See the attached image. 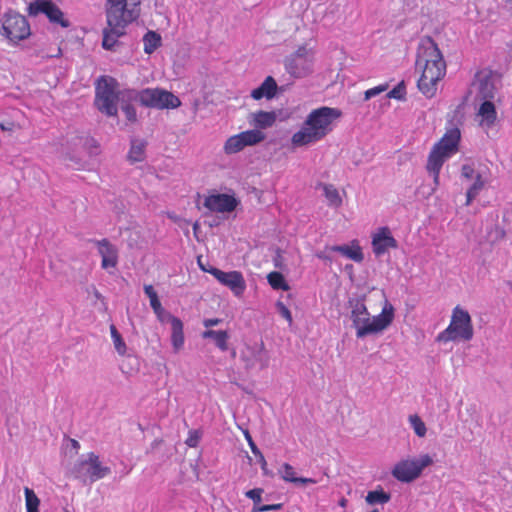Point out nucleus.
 Listing matches in <instances>:
<instances>
[{
    "instance_id": "obj_1",
    "label": "nucleus",
    "mask_w": 512,
    "mask_h": 512,
    "mask_svg": "<svg viewBox=\"0 0 512 512\" xmlns=\"http://www.w3.org/2000/svg\"><path fill=\"white\" fill-rule=\"evenodd\" d=\"M416 67L422 71L417 82L418 89L427 98L434 97L438 82L446 74V63L437 43L429 36L419 43Z\"/></svg>"
},
{
    "instance_id": "obj_2",
    "label": "nucleus",
    "mask_w": 512,
    "mask_h": 512,
    "mask_svg": "<svg viewBox=\"0 0 512 512\" xmlns=\"http://www.w3.org/2000/svg\"><path fill=\"white\" fill-rule=\"evenodd\" d=\"M141 0H107L105 5L107 26L103 30L102 47L112 50L118 39L125 34L126 27L134 22L141 12Z\"/></svg>"
},
{
    "instance_id": "obj_3",
    "label": "nucleus",
    "mask_w": 512,
    "mask_h": 512,
    "mask_svg": "<svg viewBox=\"0 0 512 512\" xmlns=\"http://www.w3.org/2000/svg\"><path fill=\"white\" fill-rule=\"evenodd\" d=\"M377 298L381 306V312L373 317L370 316L366 305L362 301L356 300L352 303L350 318L357 338L379 334L392 324L395 317L393 305L388 301L383 291L378 293Z\"/></svg>"
},
{
    "instance_id": "obj_4",
    "label": "nucleus",
    "mask_w": 512,
    "mask_h": 512,
    "mask_svg": "<svg viewBox=\"0 0 512 512\" xmlns=\"http://www.w3.org/2000/svg\"><path fill=\"white\" fill-rule=\"evenodd\" d=\"M341 116L342 112L338 108L322 106L313 109L307 115L301 128L292 135V145L302 147L323 140L333 131L335 122Z\"/></svg>"
},
{
    "instance_id": "obj_5",
    "label": "nucleus",
    "mask_w": 512,
    "mask_h": 512,
    "mask_svg": "<svg viewBox=\"0 0 512 512\" xmlns=\"http://www.w3.org/2000/svg\"><path fill=\"white\" fill-rule=\"evenodd\" d=\"M460 140V129L452 127L432 146L427 157L426 171L433 177L435 186H439L443 164L459 151Z\"/></svg>"
},
{
    "instance_id": "obj_6",
    "label": "nucleus",
    "mask_w": 512,
    "mask_h": 512,
    "mask_svg": "<svg viewBox=\"0 0 512 512\" xmlns=\"http://www.w3.org/2000/svg\"><path fill=\"white\" fill-rule=\"evenodd\" d=\"M121 95L123 101H137L146 108L157 110L177 109L182 104L178 96L160 87L141 90L123 89Z\"/></svg>"
},
{
    "instance_id": "obj_7",
    "label": "nucleus",
    "mask_w": 512,
    "mask_h": 512,
    "mask_svg": "<svg viewBox=\"0 0 512 512\" xmlns=\"http://www.w3.org/2000/svg\"><path fill=\"white\" fill-rule=\"evenodd\" d=\"M474 336V329L469 312L460 306L452 310L451 320L446 329L437 335L438 342L448 343L457 341H470Z\"/></svg>"
},
{
    "instance_id": "obj_8",
    "label": "nucleus",
    "mask_w": 512,
    "mask_h": 512,
    "mask_svg": "<svg viewBox=\"0 0 512 512\" xmlns=\"http://www.w3.org/2000/svg\"><path fill=\"white\" fill-rule=\"evenodd\" d=\"M118 82L111 76H100L95 84V100L96 108L107 116H117L118 100L123 101L121 93L118 91Z\"/></svg>"
},
{
    "instance_id": "obj_9",
    "label": "nucleus",
    "mask_w": 512,
    "mask_h": 512,
    "mask_svg": "<svg viewBox=\"0 0 512 512\" xmlns=\"http://www.w3.org/2000/svg\"><path fill=\"white\" fill-rule=\"evenodd\" d=\"M0 35L10 44L17 45L31 35L30 24L25 16L10 9L0 19Z\"/></svg>"
},
{
    "instance_id": "obj_10",
    "label": "nucleus",
    "mask_w": 512,
    "mask_h": 512,
    "mask_svg": "<svg viewBox=\"0 0 512 512\" xmlns=\"http://www.w3.org/2000/svg\"><path fill=\"white\" fill-rule=\"evenodd\" d=\"M71 473L76 479L93 483L108 476L111 473V468L102 465L97 454L89 452L85 458L79 459L74 464Z\"/></svg>"
},
{
    "instance_id": "obj_11",
    "label": "nucleus",
    "mask_w": 512,
    "mask_h": 512,
    "mask_svg": "<svg viewBox=\"0 0 512 512\" xmlns=\"http://www.w3.org/2000/svg\"><path fill=\"white\" fill-rule=\"evenodd\" d=\"M240 360L247 371H261L268 368L270 356L263 340L254 343L245 342L240 350Z\"/></svg>"
},
{
    "instance_id": "obj_12",
    "label": "nucleus",
    "mask_w": 512,
    "mask_h": 512,
    "mask_svg": "<svg viewBox=\"0 0 512 512\" xmlns=\"http://www.w3.org/2000/svg\"><path fill=\"white\" fill-rule=\"evenodd\" d=\"M433 459L428 454L421 455L419 459H404L395 464L392 475L401 482L409 483L417 479L424 468L430 466Z\"/></svg>"
},
{
    "instance_id": "obj_13",
    "label": "nucleus",
    "mask_w": 512,
    "mask_h": 512,
    "mask_svg": "<svg viewBox=\"0 0 512 512\" xmlns=\"http://www.w3.org/2000/svg\"><path fill=\"white\" fill-rule=\"evenodd\" d=\"M198 264L202 271L211 274L221 285L227 287L234 296L240 297L246 290V281L240 271H222L216 267H205L201 263V258L198 257Z\"/></svg>"
},
{
    "instance_id": "obj_14",
    "label": "nucleus",
    "mask_w": 512,
    "mask_h": 512,
    "mask_svg": "<svg viewBox=\"0 0 512 512\" xmlns=\"http://www.w3.org/2000/svg\"><path fill=\"white\" fill-rule=\"evenodd\" d=\"M313 52L306 45L298 49L285 59L286 71L294 77H304L312 71Z\"/></svg>"
},
{
    "instance_id": "obj_15",
    "label": "nucleus",
    "mask_w": 512,
    "mask_h": 512,
    "mask_svg": "<svg viewBox=\"0 0 512 512\" xmlns=\"http://www.w3.org/2000/svg\"><path fill=\"white\" fill-rule=\"evenodd\" d=\"M28 13L31 16L44 14L54 26L68 28L70 21L65 17L63 11L50 0H36L29 4Z\"/></svg>"
},
{
    "instance_id": "obj_16",
    "label": "nucleus",
    "mask_w": 512,
    "mask_h": 512,
    "mask_svg": "<svg viewBox=\"0 0 512 512\" xmlns=\"http://www.w3.org/2000/svg\"><path fill=\"white\" fill-rule=\"evenodd\" d=\"M496 80V75L492 70L478 71L472 83L477 89V96L482 100H493L496 94Z\"/></svg>"
},
{
    "instance_id": "obj_17",
    "label": "nucleus",
    "mask_w": 512,
    "mask_h": 512,
    "mask_svg": "<svg viewBox=\"0 0 512 512\" xmlns=\"http://www.w3.org/2000/svg\"><path fill=\"white\" fill-rule=\"evenodd\" d=\"M92 242L97 246L98 253L101 257V268L106 271L116 269L119 263L118 248L106 238L92 240Z\"/></svg>"
},
{
    "instance_id": "obj_18",
    "label": "nucleus",
    "mask_w": 512,
    "mask_h": 512,
    "mask_svg": "<svg viewBox=\"0 0 512 512\" xmlns=\"http://www.w3.org/2000/svg\"><path fill=\"white\" fill-rule=\"evenodd\" d=\"M238 205L237 199L233 195L213 193L204 200V207L212 212H232Z\"/></svg>"
},
{
    "instance_id": "obj_19",
    "label": "nucleus",
    "mask_w": 512,
    "mask_h": 512,
    "mask_svg": "<svg viewBox=\"0 0 512 512\" xmlns=\"http://www.w3.org/2000/svg\"><path fill=\"white\" fill-rule=\"evenodd\" d=\"M397 247L398 242L388 227L379 228L372 236V249L376 256L383 255L389 249H396Z\"/></svg>"
},
{
    "instance_id": "obj_20",
    "label": "nucleus",
    "mask_w": 512,
    "mask_h": 512,
    "mask_svg": "<svg viewBox=\"0 0 512 512\" xmlns=\"http://www.w3.org/2000/svg\"><path fill=\"white\" fill-rule=\"evenodd\" d=\"M477 116L480 118V126L489 129L495 125L497 121V111L492 100H483L478 109Z\"/></svg>"
},
{
    "instance_id": "obj_21",
    "label": "nucleus",
    "mask_w": 512,
    "mask_h": 512,
    "mask_svg": "<svg viewBox=\"0 0 512 512\" xmlns=\"http://www.w3.org/2000/svg\"><path fill=\"white\" fill-rule=\"evenodd\" d=\"M333 252H338L344 257L360 263L364 259L362 248L357 240L351 241L349 245H335L330 248Z\"/></svg>"
},
{
    "instance_id": "obj_22",
    "label": "nucleus",
    "mask_w": 512,
    "mask_h": 512,
    "mask_svg": "<svg viewBox=\"0 0 512 512\" xmlns=\"http://www.w3.org/2000/svg\"><path fill=\"white\" fill-rule=\"evenodd\" d=\"M277 88L275 79L272 76H267L258 88L251 91V97L254 100L272 99L277 93Z\"/></svg>"
},
{
    "instance_id": "obj_23",
    "label": "nucleus",
    "mask_w": 512,
    "mask_h": 512,
    "mask_svg": "<svg viewBox=\"0 0 512 512\" xmlns=\"http://www.w3.org/2000/svg\"><path fill=\"white\" fill-rule=\"evenodd\" d=\"M277 119L275 111H257L251 114L250 124L256 129H266L272 127Z\"/></svg>"
},
{
    "instance_id": "obj_24",
    "label": "nucleus",
    "mask_w": 512,
    "mask_h": 512,
    "mask_svg": "<svg viewBox=\"0 0 512 512\" xmlns=\"http://www.w3.org/2000/svg\"><path fill=\"white\" fill-rule=\"evenodd\" d=\"M202 337L204 339H213L215 342V345L221 350V351H227L228 350V339L229 334L225 330H219L215 331L212 329H207L202 333Z\"/></svg>"
},
{
    "instance_id": "obj_25",
    "label": "nucleus",
    "mask_w": 512,
    "mask_h": 512,
    "mask_svg": "<svg viewBox=\"0 0 512 512\" xmlns=\"http://www.w3.org/2000/svg\"><path fill=\"white\" fill-rule=\"evenodd\" d=\"M318 187L322 188L329 206L338 208L342 205V197L338 189L333 184L319 183Z\"/></svg>"
},
{
    "instance_id": "obj_26",
    "label": "nucleus",
    "mask_w": 512,
    "mask_h": 512,
    "mask_svg": "<svg viewBox=\"0 0 512 512\" xmlns=\"http://www.w3.org/2000/svg\"><path fill=\"white\" fill-rule=\"evenodd\" d=\"M237 135L241 140V143L244 146V148L247 146H254L256 144H259L266 138V135L261 130L258 129L246 130L238 133Z\"/></svg>"
},
{
    "instance_id": "obj_27",
    "label": "nucleus",
    "mask_w": 512,
    "mask_h": 512,
    "mask_svg": "<svg viewBox=\"0 0 512 512\" xmlns=\"http://www.w3.org/2000/svg\"><path fill=\"white\" fill-rule=\"evenodd\" d=\"M237 135L241 140V143L244 146V148L247 146H254L256 144H259L266 138V135L261 130L258 129L246 130L238 133Z\"/></svg>"
},
{
    "instance_id": "obj_28",
    "label": "nucleus",
    "mask_w": 512,
    "mask_h": 512,
    "mask_svg": "<svg viewBox=\"0 0 512 512\" xmlns=\"http://www.w3.org/2000/svg\"><path fill=\"white\" fill-rule=\"evenodd\" d=\"M171 342L175 352L180 351L184 346L183 323L180 319H174L171 325Z\"/></svg>"
},
{
    "instance_id": "obj_29",
    "label": "nucleus",
    "mask_w": 512,
    "mask_h": 512,
    "mask_svg": "<svg viewBox=\"0 0 512 512\" xmlns=\"http://www.w3.org/2000/svg\"><path fill=\"white\" fill-rule=\"evenodd\" d=\"M147 143L144 140L133 139L128 152V160L131 163L142 162L145 159V149Z\"/></svg>"
},
{
    "instance_id": "obj_30",
    "label": "nucleus",
    "mask_w": 512,
    "mask_h": 512,
    "mask_svg": "<svg viewBox=\"0 0 512 512\" xmlns=\"http://www.w3.org/2000/svg\"><path fill=\"white\" fill-rule=\"evenodd\" d=\"M486 185V180L482 177L481 174H476L473 179L472 185L467 189L466 192V206H469L472 201L479 195V193L484 189Z\"/></svg>"
},
{
    "instance_id": "obj_31",
    "label": "nucleus",
    "mask_w": 512,
    "mask_h": 512,
    "mask_svg": "<svg viewBox=\"0 0 512 512\" xmlns=\"http://www.w3.org/2000/svg\"><path fill=\"white\" fill-rule=\"evenodd\" d=\"M144 51L153 53L161 45V36L154 31H148L143 37Z\"/></svg>"
},
{
    "instance_id": "obj_32",
    "label": "nucleus",
    "mask_w": 512,
    "mask_h": 512,
    "mask_svg": "<svg viewBox=\"0 0 512 512\" xmlns=\"http://www.w3.org/2000/svg\"><path fill=\"white\" fill-rule=\"evenodd\" d=\"M365 499L366 502L370 505L386 504L390 501L391 495L380 488L377 490L369 491Z\"/></svg>"
},
{
    "instance_id": "obj_33",
    "label": "nucleus",
    "mask_w": 512,
    "mask_h": 512,
    "mask_svg": "<svg viewBox=\"0 0 512 512\" xmlns=\"http://www.w3.org/2000/svg\"><path fill=\"white\" fill-rule=\"evenodd\" d=\"M245 437L248 441V444L250 446L252 453L258 458V461L261 465V470H262L263 474L266 476L271 475L270 471L268 470L267 462H266L264 455L258 449L257 445L254 443V441L248 431L245 432Z\"/></svg>"
},
{
    "instance_id": "obj_34",
    "label": "nucleus",
    "mask_w": 512,
    "mask_h": 512,
    "mask_svg": "<svg viewBox=\"0 0 512 512\" xmlns=\"http://www.w3.org/2000/svg\"><path fill=\"white\" fill-rule=\"evenodd\" d=\"M267 281L269 285L275 290L287 291L289 289V285L287 284L284 276L280 272H270L267 275Z\"/></svg>"
},
{
    "instance_id": "obj_35",
    "label": "nucleus",
    "mask_w": 512,
    "mask_h": 512,
    "mask_svg": "<svg viewBox=\"0 0 512 512\" xmlns=\"http://www.w3.org/2000/svg\"><path fill=\"white\" fill-rule=\"evenodd\" d=\"M244 149L238 135L230 136L223 146V151L227 155L236 154Z\"/></svg>"
},
{
    "instance_id": "obj_36",
    "label": "nucleus",
    "mask_w": 512,
    "mask_h": 512,
    "mask_svg": "<svg viewBox=\"0 0 512 512\" xmlns=\"http://www.w3.org/2000/svg\"><path fill=\"white\" fill-rule=\"evenodd\" d=\"M26 510L27 512H39L40 500L35 492L28 488H24Z\"/></svg>"
},
{
    "instance_id": "obj_37",
    "label": "nucleus",
    "mask_w": 512,
    "mask_h": 512,
    "mask_svg": "<svg viewBox=\"0 0 512 512\" xmlns=\"http://www.w3.org/2000/svg\"><path fill=\"white\" fill-rule=\"evenodd\" d=\"M409 423L414 431V433L422 438L425 437L427 433V428L421 417L417 414H413L409 416Z\"/></svg>"
},
{
    "instance_id": "obj_38",
    "label": "nucleus",
    "mask_w": 512,
    "mask_h": 512,
    "mask_svg": "<svg viewBox=\"0 0 512 512\" xmlns=\"http://www.w3.org/2000/svg\"><path fill=\"white\" fill-rule=\"evenodd\" d=\"M111 337L113 339V343L115 346V349L120 355H124L126 353V344L123 341L121 335L118 333L116 327L114 325L111 326Z\"/></svg>"
},
{
    "instance_id": "obj_39",
    "label": "nucleus",
    "mask_w": 512,
    "mask_h": 512,
    "mask_svg": "<svg viewBox=\"0 0 512 512\" xmlns=\"http://www.w3.org/2000/svg\"><path fill=\"white\" fill-rule=\"evenodd\" d=\"M131 101L124 100L122 101V111L125 114L126 119L135 123L137 121V112L135 107L130 103Z\"/></svg>"
},
{
    "instance_id": "obj_40",
    "label": "nucleus",
    "mask_w": 512,
    "mask_h": 512,
    "mask_svg": "<svg viewBox=\"0 0 512 512\" xmlns=\"http://www.w3.org/2000/svg\"><path fill=\"white\" fill-rule=\"evenodd\" d=\"M280 473H281L282 479L286 482L294 483L297 478L294 468L288 463L283 464L282 470Z\"/></svg>"
},
{
    "instance_id": "obj_41",
    "label": "nucleus",
    "mask_w": 512,
    "mask_h": 512,
    "mask_svg": "<svg viewBox=\"0 0 512 512\" xmlns=\"http://www.w3.org/2000/svg\"><path fill=\"white\" fill-rule=\"evenodd\" d=\"M405 95H406V88H405L404 82H400L392 90H390L388 92L387 97L402 100L405 98Z\"/></svg>"
},
{
    "instance_id": "obj_42",
    "label": "nucleus",
    "mask_w": 512,
    "mask_h": 512,
    "mask_svg": "<svg viewBox=\"0 0 512 512\" xmlns=\"http://www.w3.org/2000/svg\"><path fill=\"white\" fill-rule=\"evenodd\" d=\"M154 313L157 316V319L161 323L170 322V324L172 325L173 324V320L174 319H178L177 317H175L171 313L165 311L163 307H160V310H155Z\"/></svg>"
},
{
    "instance_id": "obj_43",
    "label": "nucleus",
    "mask_w": 512,
    "mask_h": 512,
    "mask_svg": "<svg viewBox=\"0 0 512 512\" xmlns=\"http://www.w3.org/2000/svg\"><path fill=\"white\" fill-rule=\"evenodd\" d=\"M388 87H389L388 84H381V85H378V86H375L373 88L366 90L365 94H364L365 100H369L372 97L379 95L382 92H385L388 89Z\"/></svg>"
},
{
    "instance_id": "obj_44",
    "label": "nucleus",
    "mask_w": 512,
    "mask_h": 512,
    "mask_svg": "<svg viewBox=\"0 0 512 512\" xmlns=\"http://www.w3.org/2000/svg\"><path fill=\"white\" fill-rule=\"evenodd\" d=\"M479 174L475 171L474 167L470 164H464L461 167V177L465 180H473L475 175Z\"/></svg>"
},
{
    "instance_id": "obj_45",
    "label": "nucleus",
    "mask_w": 512,
    "mask_h": 512,
    "mask_svg": "<svg viewBox=\"0 0 512 512\" xmlns=\"http://www.w3.org/2000/svg\"><path fill=\"white\" fill-rule=\"evenodd\" d=\"M262 493V488H254L247 491L245 495L254 502L255 506H259V503L261 502Z\"/></svg>"
},
{
    "instance_id": "obj_46",
    "label": "nucleus",
    "mask_w": 512,
    "mask_h": 512,
    "mask_svg": "<svg viewBox=\"0 0 512 512\" xmlns=\"http://www.w3.org/2000/svg\"><path fill=\"white\" fill-rule=\"evenodd\" d=\"M282 508V504H265V505H259L254 506L251 512H267V511H276L280 510Z\"/></svg>"
},
{
    "instance_id": "obj_47",
    "label": "nucleus",
    "mask_w": 512,
    "mask_h": 512,
    "mask_svg": "<svg viewBox=\"0 0 512 512\" xmlns=\"http://www.w3.org/2000/svg\"><path fill=\"white\" fill-rule=\"evenodd\" d=\"M277 308H278L280 315L284 319H286L288 321V323L291 325L293 322V318H292V314H291L290 310L282 302L277 303Z\"/></svg>"
},
{
    "instance_id": "obj_48",
    "label": "nucleus",
    "mask_w": 512,
    "mask_h": 512,
    "mask_svg": "<svg viewBox=\"0 0 512 512\" xmlns=\"http://www.w3.org/2000/svg\"><path fill=\"white\" fill-rule=\"evenodd\" d=\"M200 436L197 431H190L189 436L186 439V444L189 447H196L199 443Z\"/></svg>"
},
{
    "instance_id": "obj_49",
    "label": "nucleus",
    "mask_w": 512,
    "mask_h": 512,
    "mask_svg": "<svg viewBox=\"0 0 512 512\" xmlns=\"http://www.w3.org/2000/svg\"><path fill=\"white\" fill-rule=\"evenodd\" d=\"M144 292H145L146 296L149 298V300L153 299V297L158 296L154 287L150 284L144 285Z\"/></svg>"
},
{
    "instance_id": "obj_50",
    "label": "nucleus",
    "mask_w": 512,
    "mask_h": 512,
    "mask_svg": "<svg viewBox=\"0 0 512 512\" xmlns=\"http://www.w3.org/2000/svg\"><path fill=\"white\" fill-rule=\"evenodd\" d=\"M221 322H222V319H220V318H209V319H205L203 321V325L206 328H210V327L220 324Z\"/></svg>"
},
{
    "instance_id": "obj_51",
    "label": "nucleus",
    "mask_w": 512,
    "mask_h": 512,
    "mask_svg": "<svg viewBox=\"0 0 512 512\" xmlns=\"http://www.w3.org/2000/svg\"><path fill=\"white\" fill-rule=\"evenodd\" d=\"M150 306L153 309V311L160 310V307H162V305H161V302H160L158 296L153 297V299L150 300Z\"/></svg>"
},
{
    "instance_id": "obj_52",
    "label": "nucleus",
    "mask_w": 512,
    "mask_h": 512,
    "mask_svg": "<svg viewBox=\"0 0 512 512\" xmlns=\"http://www.w3.org/2000/svg\"><path fill=\"white\" fill-rule=\"evenodd\" d=\"M294 483L315 484L316 480H314L312 478L297 477Z\"/></svg>"
},
{
    "instance_id": "obj_53",
    "label": "nucleus",
    "mask_w": 512,
    "mask_h": 512,
    "mask_svg": "<svg viewBox=\"0 0 512 512\" xmlns=\"http://www.w3.org/2000/svg\"><path fill=\"white\" fill-rule=\"evenodd\" d=\"M503 8L508 12L512 13V0H505Z\"/></svg>"
},
{
    "instance_id": "obj_54",
    "label": "nucleus",
    "mask_w": 512,
    "mask_h": 512,
    "mask_svg": "<svg viewBox=\"0 0 512 512\" xmlns=\"http://www.w3.org/2000/svg\"><path fill=\"white\" fill-rule=\"evenodd\" d=\"M13 126H14L13 123H9L8 125L0 123V129L3 131H11L13 129Z\"/></svg>"
},
{
    "instance_id": "obj_55",
    "label": "nucleus",
    "mask_w": 512,
    "mask_h": 512,
    "mask_svg": "<svg viewBox=\"0 0 512 512\" xmlns=\"http://www.w3.org/2000/svg\"><path fill=\"white\" fill-rule=\"evenodd\" d=\"M72 446H73L74 448H79V443H78V441H76V440H72Z\"/></svg>"
},
{
    "instance_id": "obj_56",
    "label": "nucleus",
    "mask_w": 512,
    "mask_h": 512,
    "mask_svg": "<svg viewBox=\"0 0 512 512\" xmlns=\"http://www.w3.org/2000/svg\"><path fill=\"white\" fill-rule=\"evenodd\" d=\"M345 503H346V500H345V499H343V500L340 502V505H341V506H345Z\"/></svg>"
},
{
    "instance_id": "obj_57",
    "label": "nucleus",
    "mask_w": 512,
    "mask_h": 512,
    "mask_svg": "<svg viewBox=\"0 0 512 512\" xmlns=\"http://www.w3.org/2000/svg\"><path fill=\"white\" fill-rule=\"evenodd\" d=\"M66 512H69V511H66Z\"/></svg>"
}]
</instances>
